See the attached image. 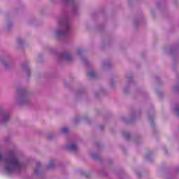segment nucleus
Returning <instances> with one entry per match:
<instances>
[{
	"label": "nucleus",
	"instance_id": "nucleus-1",
	"mask_svg": "<svg viewBox=\"0 0 179 179\" xmlns=\"http://www.w3.org/2000/svg\"><path fill=\"white\" fill-rule=\"evenodd\" d=\"M13 167L15 169H20V167H22V164L19 162L17 158H16L15 155H11L8 159L6 166V171H10Z\"/></svg>",
	"mask_w": 179,
	"mask_h": 179
},
{
	"label": "nucleus",
	"instance_id": "nucleus-2",
	"mask_svg": "<svg viewBox=\"0 0 179 179\" xmlns=\"http://www.w3.org/2000/svg\"><path fill=\"white\" fill-rule=\"evenodd\" d=\"M76 144L72 143L69 145V150H76Z\"/></svg>",
	"mask_w": 179,
	"mask_h": 179
},
{
	"label": "nucleus",
	"instance_id": "nucleus-3",
	"mask_svg": "<svg viewBox=\"0 0 179 179\" xmlns=\"http://www.w3.org/2000/svg\"><path fill=\"white\" fill-rule=\"evenodd\" d=\"M90 78H94L96 76V73L94 71H90L88 73Z\"/></svg>",
	"mask_w": 179,
	"mask_h": 179
},
{
	"label": "nucleus",
	"instance_id": "nucleus-4",
	"mask_svg": "<svg viewBox=\"0 0 179 179\" xmlns=\"http://www.w3.org/2000/svg\"><path fill=\"white\" fill-rule=\"evenodd\" d=\"M69 129L68 128H66V127H63V128L62 129V132L63 134H66V133L69 132Z\"/></svg>",
	"mask_w": 179,
	"mask_h": 179
},
{
	"label": "nucleus",
	"instance_id": "nucleus-5",
	"mask_svg": "<svg viewBox=\"0 0 179 179\" xmlns=\"http://www.w3.org/2000/svg\"><path fill=\"white\" fill-rule=\"evenodd\" d=\"M64 58H65V59H66L67 61H69V59H71V55H69V54L65 55Z\"/></svg>",
	"mask_w": 179,
	"mask_h": 179
},
{
	"label": "nucleus",
	"instance_id": "nucleus-6",
	"mask_svg": "<svg viewBox=\"0 0 179 179\" xmlns=\"http://www.w3.org/2000/svg\"><path fill=\"white\" fill-rule=\"evenodd\" d=\"M60 34H62V32L57 31V36H60Z\"/></svg>",
	"mask_w": 179,
	"mask_h": 179
},
{
	"label": "nucleus",
	"instance_id": "nucleus-7",
	"mask_svg": "<svg viewBox=\"0 0 179 179\" xmlns=\"http://www.w3.org/2000/svg\"><path fill=\"white\" fill-rule=\"evenodd\" d=\"M0 160H2V155L0 153Z\"/></svg>",
	"mask_w": 179,
	"mask_h": 179
},
{
	"label": "nucleus",
	"instance_id": "nucleus-8",
	"mask_svg": "<svg viewBox=\"0 0 179 179\" xmlns=\"http://www.w3.org/2000/svg\"><path fill=\"white\" fill-rule=\"evenodd\" d=\"M34 173H35V174L37 173V171H36V170H34Z\"/></svg>",
	"mask_w": 179,
	"mask_h": 179
},
{
	"label": "nucleus",
	"instance_id": "nucleus-9",
	"mask_svg": "<svg viewBox=\"0 0 179 179\" xmlns=\"http://www.w3.org/2000/svg\"><path fill=\"white\" fill-rule=\"evenodd\" d=\"M100 128H101V129H103V126H101Z\"/></svg>",
	"mask_w": 179,
	"mask_h": 179
},
{
	"label": "nucleus",
	"instance_id": "nucleus-10",
	"mask_svg": "<svg viewBox=\"0 0 179 179\" xmlns=\"http://www.w3.org/2000/svg\"><path fill=\"white\" fill-rule=\"evenodd\" d=\"M123 135H124V136H126V134H124Z\"/></svg>",
	"mask_w": 179,
	"mask_h": 179
}]
</instances>
